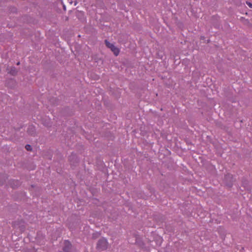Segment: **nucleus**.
I'll use <instances>...</instances> for the list:
<instances>
[{"mask_svg":"<svg viewBox=\"0 0 252 252\" xmlns=\"http://www.w3.org/2000/svg\"><path fill=\"white\" fill-rule=\"evenodd\" d=\"M108 243L106 239L104 238L100 239L97 244V249L99 250H104L107 249Z\"/></svg>","mask_w":252,"mask_h":252,"instance_id":"1","label":"nucleus"},{"mask_svg":"<svg viewBox=\"0 0 252 252\" xmlns=\"http://www.w3.org/2000/svg\"><path fill=\"white\" fill-rule=\"evenodd\" d=\"M105 42L106 46L111 49L116 56H117L120 52L119 49L115 46L113 44L108 42L107 40H105Z\"/></svg>","mask_w":252,"mask_h":252,"instance_id":"2","label":"nucleus"},{"mask_svg":"<svg viewBox=\"0 0 252 252\" xmlns=\"http://www.w3.org/2000/svg\"><path fill=\"white\" fill-rule=\"evenodd\" d=\"M64 247L63 250L64 252H71V245L68 241H65L63 243Z\"/></svg>","mask_w":252,"mask_h":252,"instance_id":"3","label":"nucleus"},{"mask_svg":"<svg viewBox=\"0 0 252 252\" xmlns=\"http://www.w3.org/2000/svg\"><path fill=\"white\" fill-rule=\"evenodd\" d=\"M25 148L26 149V150L27 151H31L32 150V147L31 145H27L26 146H25Z\"/></svg>","mask_w":252,"mask_h":252,"instance_id":"4","label":"nucleus"},{"mask_svg":"<svg viewBox=\"0 0 252 252\" xmlns=\"http://www.w3.org/2000/svg\"><path fill=\"white\" fill-rule=\"evenodd\" d=\"M10 73L12 74V75H14L16 73V71L15 70V67H13V69H12V70L10 71Z\"/></svg>","mask_w":252,"mask_h":252,"instance_id":"5","label":"nucleus"},{"mask_svg":"<svg viewBox=\"0 0 252 252\" xmlns=\"http://www.w3.org/2000/svg\"><path fill=\"white\" fill-rule=\"evenodd\" d=\"M246 3L250 7L252 8V4L251 2L247 1Z\"/></svg>","mask_w":252,"mask_h":252,"instance_id":"6","label":"nucleus"},{"mask_svg":"<svg viewBox=\"0 0 252 252\" xmlns=\"http://www.w3.org/2000/svg\"><path fill=\"white\" fill-rule=\"evenodd\" d=\"M68 1H69V2L70 4L72 3V2H73L72 0H68Z\"/></svg>","mask_w":252,"mask_h":252,"instance_id":"7","label":"nucleus"},{"mask_svg":"<svg viewBox=\"0 0 252 252\" xmlns=\"http://www.w3.org/2000/svg\"><path fill=\"white\" fill-rule=\"evenodd\" d=\"M77 4V2H75V3H74V5H76Z\"/></svg>","mask_w":252,"mask_h":252,"instance_id":"8","label":"nucleus"},{"mask_svg":"<svg viewBox=\"0 0 252 252\" xmlns=\"http://www.w3.org/2000/svg\"><path fill=\"white\" fill-rule=\"evenodd\" d=\"M19 63H19V62H18V63H17V64H18V65H19Z\"/></svg>","mask_w":252,"mask_h":252,"instance_id":"9","label":"nucleus"}]
</instances>
